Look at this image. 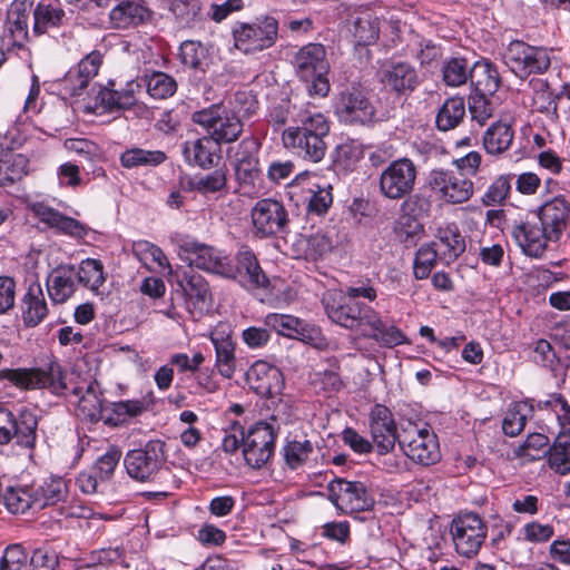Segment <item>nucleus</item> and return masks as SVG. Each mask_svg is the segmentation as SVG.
Instances as JSON below:
<instances>
[{
    "mask_svg": "<svg viewBox=\"0 0 570 570\" xmlns=\"http://www.w3.org/2000/svg\"><path fill=\"white\" fill-rule=\"evenodd\" d=\"M2 373L4 379L23 390L48 389L57 395L70 390L77 399L78 417L90 423L101 419L106 403L99 383L91 377L68 383L57 362H50L46 368H14Z\"/></svg>",
    "mask_w": 570,
    "mask_h": 570,
    "instance_id": "1",
    "label": "nucleus"
},
{
    "mask_svg": "<svg viewBox=\"0 0 570 570\" xmlns=\"http://www.w3.org/2000/svg\"><path fill=\"white\" fill-rule=\"evenodd\" d=\"M327 317L335 324L355 331L385 347H394L406 341L403 332L394 325L383 322L380 314L358 299L346 298L334 293L323 298Z\"/></svg>",
    "mask_w": 570,
    "mask_h": 570,
    "instance_id": "2",
    "label": "nucleus"
},
{
    "mask_svg": "<svg viewBox=\"0 0 570 570\" xmlns=\"http://www.w3.org/2000/svg\"><path fill=\"white\" fill-rule=\"evenodd\" d=\"M292 121L294 125L282 135L284 146L305 160L321 161L327 150L324 139L330 132L325 116L309 102L294 104Z\"/></svg>",
    "mask_w": 570,
    "mask_h": 570,
    "instance_id": "3",
    "label": "nucleus"
},
{
    "mask_svg": "<svg viewBox=\"0 0 570 570\" xmlns=\"http://www.w3.org/2000/svg\"><path fill=\"white\" fill-rule=\"evenodd\" d=\"M293 65L299 79L311 82L307 87L309 95L327 96L330 81L327 73L330 62L326 58V49L321 43H307L294 56Z\"/></svg>",
    "mask_w": 570,
    "mask_h": 570,
    "instance_id": "4",
    "label": "nucleus"
},
{
    "mask_svg": "<svg viewBox=\"0 0 570 570\" xmlns=\"http://www.w3.org/2000/svg\"><path fill=\"white\" fill-rule=\"evenodd\" d=\"M454 550L461 557H475L488 537V525L480 514L472 511L460 512L450 524Z\"/></svg>",
    "mask_w": 570,
    "mask_h": 570,
    "instance_id": "5",
    "label": "nucleus"
},
{
    "mask_svg": "<svg viewBox=\"0 0 570 570\" xmlns=\"http://www.w3.org/2000/svg\"><path fill=\"white\" fill-rule=\"evenodd\" d=\"M165 446L160 440H150L144 446L128 451L124 459L128 475L139 482L156 481L165 470Z\"/></svg>",
    "mask_w": 570,
    "mask_h": 570,
    "instance_id": "6",
    "label": "nucleus"
},
{
    "mask_svg": "<svg viewBox=\"0 0 570 570\" xmlns=\"http://www.w3.org/2000/svg\"><path fill=\"white\" fill-rule=\"evenodd\" d=\"M503 60L520 79L533 73L542 75L551 66L550 51L547 48L530 46L521 40H513L508 45Z\"/></svg>",
    "mask_w": 570,
    "mask_h": 570,
    "instance_id": "7",
    "label": "nucleus"
},
{
    "mask_svg": "<svg viewBox=\"0 0 570 570\" xmlns=\"http://www.w3.org/2000/svg\"><path fill=\"white\" fill-rule=\"evenodd\" d=\"M177 246L180 259L191 267L220 276H229L234 273L233 264L228 258L210 245L185 236L178 238Z\"/></svg>",
    "mask_w": 570,
    "mask_h": 570,
    "instance_id": "8",
    "label": "nucleus"
},
{
    "mask_svg": "<svg viewBox=\"0 0 570 570\" xmlns=\"http://www.w3.org/2000/svg\"><path fill=\"white\" fill-rule=\"evenodd\" d=\"M191 120L204 127L217 145L236 141L243 132V122L229 109L213 105L195 111Z\"/></svg>",
    "mask_w": 570,
    "mask_h": 570,
    "instance_id": "9",
    "label": "nucleus"
},
{
    "mask_svg": "<svg viewBox=\"0 0 570 570\" xmlns=\"http://www.w3.org/2000/svg\"><path fill=\"white\" fill-rule=\"evenodd\" d=\"M276 19L265 17L253 23L236 22L232 29L235 49L245 55L271 48L277 39Z\"/></svg>",
    "mask_w": 570,
    "mask_h": 570,
    "instance_id": "10",
    "label": "nucleus"
},
{
    "mask_svg": "<svg viewBox=\"0 0 570 570\" xmlns=\"http://www.w3.org/2000/svg\"><path fill=\"white\" fill-rule=\"evenodd\" d=\"M399 445L407 458L422 465L435 464L441 459L435 433L426 428L420 429L413 423H407L401 430Z\"/></svg>",
    "mask_w": 570,
    "mask_h": 570,
    "instance_id": "11",
    "label": "nucleus"
},
{
    "mask_svg": "<svg viewBox=\"0 0 570 570\" xmlns=\"http://www.w3.org/2000/svg\"><path fill=\"white\" fill-rule=\"evenodd\" d=\"M328 499L344 514L370 511L375 499L361 481L334 479L327 485Z\"/></svg>",
    "mask_w": 570,
    "mask_h": 570,
    "instance_id": "12",
    "label": "nucleus"
},
{
    "mask_svg": "<svg viewBox=\"0 0 570 570\" xmlns=\"http://www.w3.org/2000/svg\"><path fill=\"white\" fill-rule=\"evenodd\" d=\"M243 440V454L246 463L253 469L265 465L274 454L276 432L267 422L259 421L248 430L245 435L239 428Z\"/></svg>",
    "mask_w": 570,
    "mask_h": 570,
    "instance_id": "13",
    "label": "nucleus"
},
{
    "mask_svg": "<svg viewBox=\"0 0 570 570\" xmlns=\"http://www.w3.org/2000/svg\"><path fill=\"white\" fill-rule=\"evenodd\" d=\"M416 175V166L411 159L394 160L381 173L380 191L389 199H401L414 189Z\"/></svg>",
    "mask_w": 570,
    "mask_h": 570,
    "instance_id": "14",
    "label": "nucleus"
},
{
    "mask_svg": "<svg viewBox=\"0 0 570 570\" xmlns=\"http://www.w3.org/2000/svg\"><path fill=\"white\" fill-rule=\"evenodd\" d=\"M253 233L259 238L285 233L288 214L284 205L275 199H259L250 210Z\"/></svg>",
    "mask_w": 570,
    "mask_h": 570,
    "instance_id": "15",
    "label": "nucleus"
},
{
    "mask_svg": "<svg viewBox=\"0 0 570 570\" xmlns=\"http://www.w3.org/2000/svg\"><path fill=\"white\" fill-rule=\"evenodd\" d=\"M429 185L436 198L445 204L458 205L468 202L473 195V183L451 170H432Z\"/></svg>",
    "mask_w": 570,
    "mask_h": 570,
    "instance_id": "16",
    "label": "nucleus"
},
{
    "mask_svg": "<svg viewBox=\"0 0 570 570\" xmlns=\"http://www.w3.org/2000/svg\"><path fill=\"white\" fill-rule=\"evenodd\" d=\"M335 114L345 124H365L373 119L374 107L357 87L341 91L335 101Z\"/></svg>",
    "mask_w": 570,
    "mask_h": 570,
    "instance_id": "17",
    "label": "nucleus"
},
{
    "mask_svg": "<svg viewBox=\"0 0 570 570\" xmlns=\"http://www.w3.org/2000/svg\"><path fill=\"white\" fill-rule=\"evenodd\" d=\"M533 412L540 428L551 436L566 432L570 425V405L561 394H552L546 401H538Z\"/></svg>",
    "mask_w": 570,
    "mask_h": 570,
    "instance_id": "18",
    "label": "nucleus"
},
{
    "mask_svg": "<svg viewBox=\"0 0 570 570\" xmlns=\"http://www.w3.org/2000/svg\"><path fill=\"white\" fill-rule=\"evenodd\" d=\"M265 325L279 335L308 344L316 345L322 340L318 327L293 315L271 313L265 317Z\"/></svg>",
    "mask_w": 570,
    "mask_h": 570,
    "instance_id": "19",
    "label": "nucleus"
},
{
    "mask_svg": "<svg viewBox=\"0 0 570 570\" xmlns=\"http://www.w3.org/2000/svg\"><path fill=\"white\" fill-rule=\"evenodd\" d=\"M249 387L258 395L274 397L281 394L285 382L281 370L265 361H256L246 373Z\"/></svg>",
    "mask_w": 570,
    "mask_h": 570,
    "instance_id": "20",
    "label": "nucleus"
},
{
    "mask_svg": "<svg viewBox=\"0 0 570 570\" xmlns=\"http://www.w3.org/2000/svg\"><path fill=\"white\" fill-rule=\"evenodd\" d=\"M370 430L372 439L381 454L394 449L399 442V434L392 412L381 404H376L370 413Z\"/></svg>",
    "mask_w": 570,
    "mask_h": 570,
    "instance_id": "21",
    "label": "nucleus"
},
{
    "mask_svg": "<svg viewBox=\"0 0 570 570\" xmlns=\"http://www.w3.org/2000/svg\"><path fill=\"white\" fill-rule=\"evenodd\" d=\"M537 217L548 230L550 239L556 243L570 222V203L564 197L557 196L539 207Z\"/></svg>",
    "mask_w": 570,
    "mask_h": 570,
    "instance_id": "22",
    "label": "nucleus"
},
{
    "mask_svg": "<svg viewBox=\"0 0 570 570\" xmlns=\"http://www.w3.org/2000/svg\"><path fill=\"white\" fill-rule=\"evenodd\" d=\"M46 287L49 298L53 305L65 304L77 291L78 274L75 265L62 264L53 269L46 277Z\"/></svg>",
    "mask_w": 570,
    "mask_h": 570,
    "instance_id": "23",
    "label": "nucleus"
},
{
    "mask_svg": "<svg viewBox=\"0 0 570 570\" xmlns=\"http://www.w3.org/2000/svg\"><path fill=\"white\" fill-rule=\"evenodd\" d=\"M512 237L522 252L531 257H540L547 249L550 239L548 230L538 222H525L512 226Z\"/></svg>",
    "mask_w": 570,
    "mask_h": 570,
    "instance_id": "24",
    "label": "nucleus"
},
{
    "mask_svg": "<svg viewBox=\"0 0 570 570\" xmlns=\"http://www.w3.org/2000/svg\"><path fill=\"white\" fill-rule=\"evenodd\" d=\"M381 82L397 95H407L419 85L415 69L406 62H391L380 71Z\"/></svg>",
    "mask_w": 570,
    "mask_h": 570,
    "instance_id": "25",
    "label": "nucleus"
},
{
    "mask_svg": "<svg viewBox=\"0 0 570 570\" xmlns=\"http://www.w3.org/2000/svg\"><path fill=\"white\" fill-rule=\"evenodd\" d=\"M48 314L49 305L42 286L38 281H35L29 284L21 298L22 321L26 326L36 327L45 321Z\"/></svg>",
    "mask_w": 570,
    "mask_h": 570,
    "instance_id": "26",
    "label": "nucleus"
},
{
    "mask_svg": "<svg viewBox=\"0 0 570 570\" xmlns=\"http://www.w3.org/2000/svg\"><path fill=\"white\" fill-rule=\"evenodd\" d=\"M32 7V0H14L7 14L4 37L17 47H22L28 38V20Z\"/></svg>",
    "mask_w": 570,
    "mask_h": 570,
    "instance_id": "27",
    "label": "nucleus"
},
{
    "mask_svg": "<svg viewBox=\"0 0 570 570\" xmlns=\"http://www.w3.org/2000/svg\"><path fill=\"white\" fill-rule=\"evenodd\" d=\"M140 88L141 85L136 80L127 81L125 88L120 90L108 87L100 88L96 96L95 106L109 112L128 109L136 104V94L140 91Z\"/></svg>",
    "mask_w": 570,
    "mask_h": 570,
    "instance_id": "28",
    "label": "nucleus"
},
{
    "mask_svg": "<svg viewBox=\"0 0 570 570\" xmlns=\"http://www.w3.org/2000/svg\"><path fill=\"white\" fill-rule=\"evenodd\" d=\"M32 212L42 223L71 237L83 238L88 233V228L79 220L66 216L42 203L33 204Z\"/></svg>",
    "mask_w": 570,
    "mask_h": 570,
    "instance_id": "29",
    "label": "nucleus"
},
{
    "mask_svg": "<svg viewBox=\"0 0 570 570\" xmlns=\"http://www.w3.org/2000/svg\"><path fill=\"white\" fill-rule=\"evenodd\" d=\"M178 285L185 294L187 307L203 312L212 304V293L207 281L197 273L184 272Z\"/></svg>",
    "mask_w": 570,
    "mask_h": 570,
    "instance_id": "30",
    "label": "nucleus"
},
{
    "mask_svg": "<svg viewBox=\"0 0 570 570\" xmlns=\"http://www.w3.org/2000/svg\"><path fill=\"white\" fill-rule=\"evenodd\" d=\"M236 265H233L234 273L228 278L240 277L249 286L258 288L265 287L268 283L267 277L263 273L254 252L242 246L236 254Z\"/></svg>",
    "mask_w": 570,
    "mask_h": 570,
    "instance_id": "31",
    "label": "nucleus"
},
{
    "mask_svg": "<svg viewBox=\"0 0 570 570\" xmlns=\"http://www.w3.org/2000/svg\"><path fill=\"white\" fill-rule=\"evenodd\" d=\"M150 16L151 12L142 0H121L111 9L109 19L114 27L126 29L146 22Z\"/></svg>",
    "mask_w": 570,
    "mask_h": 570,
    "instance_id": "32",
    "label": "nucleus"
},
{
    "mask_svg": "<svg viewBox=\"0 0 570 570\" xmlns=\"http://www.w3.org/2000/svg\"><path fill=\"white\" fill-rule=\"evenodd\" d=\"M440 255V261L450 265L465 250V240L454 225L440 228L436 239L431 243Z\"/></svg>",
    "mask_w": 570,
    "mask_h": 570,
    "instance_id": "33",
    "label": "nucleus"
},
{
    "mask_svg": "<svg viewBox=\"0 0 570 570\" xmlns=\"http://www.w3.org/2000/svg\"><path fill=\"white\" fill-rule=\"evenodd\" d=\"M219 150L213 138L206 136L194 141L185 142L183 154L189 164L197 165L204 169L214 166V158Z\"/></svg>",
    "mask_w": 570,
    "mask_h": 570,
    "instance_id": "34",
    "label": "nucleus"
},
{
    "mask_svg": "<svg viewBox=\"0 0 570 570\" xmlns=\"http://www.w3.org/2000/svg\"><path fill=\"white\" fill-rule=\"evenodd\" d=\"M210 341L216 352V367L220 375L230 379L235 372V344L229 335L213 333Z\"/></svg>",
    "mask_w": 570,
    "mask_h": 570,
    "instance_id": "35",
    "label": "nucleus"
},
{
    "mask_svg": "<svg viewBox=\"0 0 570 570\" xmlns=\"http://www.w3.org/2000/svg\"><path fill=\"white\" fill-rule=\"evenodd\" d=\"M169 11L185 27L194 28L206 19L202 0H166Z\"/></svg>",
    "mask_w": 570,
    "mask_h": 570,
    "instance_id": "36",
    "label": "nucleus"
},
{
    "mask_svg": "<svg viewBox=\"0 0 570 570\" xmlns=\"http://www.w3.org/2000/svg\"><path fill=\"white\" fill-rule=\"evenodd\" d=\"M66 13L59 3L39 2L33 10V32L42 35L63 23Z\"/></svg>",
    "mask_w": 570,
    "mask_h": 570,
    "instance_id": "37",
    "label": "nucleus"
},
{
    "mask_svg": "<svg viewBox=\"0 0 570 570\" xmlns=\"http://www.w3.org/2000/svg\"><path fill=\"white\" fill-rule=\"evenodd\" d=\"M556 442L549 449V465L560 474L570 472V425L566 432L556 434Z\"/></svg>",
    "mask_w": 570,
    "mask_h": 570,
    "instance_id": "38",
    "label": "nucleus"
},
{
    "mask_svg": "<svg viewBox=\"0 0 570 570\" xmlns=\"http://www.w3.org/2000/svg\"><path fill=\"white\" fill-rule=\"evenodd\" d=\"M513 140V130L502 121L492 124L483 136V145L489 154L498 155L509 149Z\"/></svg>",
    "mask_w": 570,
    "mask_h": 570,
    "instance_id": "39",
    "label": "nucleus"
},
{
    "mask_svg": "<svg viewBox=\"0 0 570 570\" xmlns=\"http://www.w3.org/2000/svg\"><path fill=\"white\" fill-rule=\"evenodd\" d=\"M166 154L161 150H147L138 147L126 149L120 155V164L124 168L155 167L166 160Z\"/></svg>",
    "mask_w": 570,
    "mask_h": 570,
    "instance_id": "40",
    "label": "nucleus"
},
{
    "mask_svg": "<svg viewBox=\"0 0 570 570\" xmlns=\"http://www.w3.org/2000/svg\"><path fill=\"white\" fill-rule=\"evenodd\" d=\"M36 498V510H42L46 507L55 505L65 500L68 493L67 483L61 478H53L46 481L42 485L33 489Z\"/></svg>",
    "mask_w": 570,
    "mask_h": 570,
    "instance_id": "41",
    "label": "nucleus"
},
{
    "mask_svg": "<svg viewBox=\"0 0 570 570\" xmlns=\"http://www.w3.org/2000/svg\"><path fill=\"white\" fill-rule=\"evenodd\" d=\"M468 105L472 120L476 121L480 126H483L494 116L500 106V101L494 95L473 92L469 97Z\"/></svg>",
    "mask_w": 570,
    "mask_h": 570,
    "instance_id": "42",
    "label": "nucleus"
},
{
    "mask_svg": "<svg viewBox=\"0 0 570 570\" xmlns=\"http://www.w3.org/2000/svg\"><path fill=\"white\" fill-rule=\"evenodd\" d=\"M465 116V104L461 97H452L444 101L436 115V126L442 131L455 128Z\"/></svg>",
    "mask_w": 570,
    "mask_h": 570,
    "instance_id": "43",
    "label": "nucleus"
},
{
    "mask_svg": "<svg viewBox=\"0 0 570 570\" xmlns=\"http://www.w3.org/2000/svg\"><path fill=\"white\" fill-rule=\"evenodd\" d=\"M534 401L512 403L502 422V430L508 436H517L524 429L528 415L534 411Z\"/></svg>",
    "mask_w": 570,
    "mask_h": 570,
    "instance_id": "44",
    "label": "nucleus"
},
{
    "mask_svg": "<svg viewBox=\"0 0 570 570\" xmlns=\"http://www.w3.org/2000/svg\"><path fill=\"white\" fill-rule=\"evenodd\" d=\"M470 81L474 87V92L484 95H494L500 85L498 71L489 63L480 62L471 68Z\"/></svg>",
    "mask_w": 570,
    "mask_h": 570,
    "instance_id": "45",
    "label": "nucleus"
},
{
    "mask_svg": "<svg viewBox=\"0 0 570 570\" xmlns=\"http://www.w3.org/2000/svg\"><path fill=\"white\" fill-rule=\"evenodd\" d=\"M14 425L13 438L17 439V443L24 448H33L37 440V415L29 410H22L19 417H14Z\"/></svg>",
    "mask_w": 570,
    "mask_h": 570,
    "instance_id": "46",
    "label": "nucleus"
},
{
    "mask_svg": "<svg viewBox=\"0 0 570 570\" xmlns=\"http://www.w3.org/2000/svg\"><path fill=\"white\" fill-rule=\"evenodd\" d=\"M135 257L146 267L150 268L151 263H156L160 268H169L170 264L160 247L148 240H136L131 246Z\"/></svg>",
    "mask_w": 570,
    "mask_h": 570,
    "instance_id": "47",
    "label": "nucleus"
},
{
    "mask_svg": "<svg viewBox=\"0 0 570 570\" xmlns=\"http://www.w3.org/2000/svg\"><path fill=\"white\" fill-rule=\"evenodd\" d=\"M1 161L0 185H9L20 180L28 168V158L22 154L6 155Z\"/></svg>",
    "mask_w": 570,
    "mask_h": 570,
    "instance_id": "48",
    "label": "nucleus"
},
{
    "mask_svg": "<svg viewBox=\"0 0 570 570\" xmlns=\"http://www.w3.org/2000/svg\"><path fill=\"white\" fill-rule=\"evenodd\" d=\"M77 274L78 283H82L92 292H97L106 279L102 263L95 258L83 259L77 268Z\"/></svg>",
    "mask_w": 570,
    "mask_h": 570,
    "instance_id": "49",
    "label": "nucleus"
},
{
    "mask_svg": "<svg viewBox=\"0 0 570 570\" xmlns=\"http://www.w3.org/2000/svg\"><path fill=\"white\" fill-rule=\"evenodd\" d=\"M4 505L11 513H26L36 510L35 491L22 488H9L3 495Z\"/></svg>",
    "mask_w": 570,
    "mask_h": 570,
    "instance_id": "50",
    "label": "nucleus"
},
{
    "mask_svg": "<svg viewBox=\"0 0 570 570\" xmlns=\"http://www.w3.org/2000/svg\"><path fill=\"white\" fill-rule=\"evenodd\" d=\"M298 244L303 247L302 255L307 261L322 258L333 247L331 238L321 233L304 236L299 239Z\"/></svg>",
    "mask_w": 570,
    "mask_h": 570,
    "instance_id": "51",
    "label": "nucleus"
},
{
    "mask_svg": "<svg viewBox=\"0 0 570 570\" xmlns=\"http://www.w3.org/2000/svg\"><path fill=\"white\" fill-rule=\"evenodd\" d=\"M147 92L156 99H166L171 97L177 90L176 80L163 72L155 71L146 78Z\"/></svg>",
    "mask_w": 570,
    "mask_h": 570,
    "instance_id": "52",
    "label": "nucleus"
},
{
    "mask_svg": "<svg viewBox=\"0 0 570 570\" xmlns=\"http://www.w3.org/2000/svg\"><path fill=\"white\" fill-rule=\"evenodd\" d=\"M440 255L435 250V246L431 243L422 245L415 254L413 264V274L416 279H425L429 277Z\"/></svg>",
    "mask_w": 570,
    "mask_h": 570,
    "instance_id": "53",
    "label": "nucleus"
},
{
    "mask_svg": "<svg viewBox=\"0 0 570 570\" xmlns=\"http://www.w3.org/2000/svg\"><path fill=\"white\" fill-rule=\"evenodd\" d=\"M380 21L371 13H364L354 21V36L360 45H371L379 39Z\"/></svg>",
    "mask_w": 570,
    "mask_h": 570,
    "instance_id": "54",
    "label": "nucleus"
},
{
    "mask_svg": "<svg viewBox=\"0 0 570 570\" xmlns=\"http://www.w3.org/2000/svg\"><path fill=\"white\" fill-rule=\"evenodd\" d=\"M443 80L448 86L459 87L471 80V68L465 59L453 58L442 69Z\"/></svg>",
    "mask_w": 570,
    "mask_h": 570,
    "instance_id": "55",
    "label": "nucleus"
},
{
    "mask_svg": "<svg viewBox=\"0 0 570 570\" xmlns=\"http://www.w3.org/2000/svg\"><path fill=\"white\" fill-rule=\"evenodd\" d=\"M308 193L311 194L307 205L308 213L324 215L333 203L331 185L309 184Z\"/></svg>",
    "mask_w": 570,
    "mask_h": 570,
    "instance_id": "56",
    "label": "nucleus"
},
{
    "mask_svg": "<svg viewBox=\"0 0 570 570\" xmlns=\"http://www.w3.org/2000/svg\"><path fill=\"white\" fill-rule=\"evenodd\" d=\"M207 49L198 41L186 40L180 45L179 58L183 65L193 69H203Z\"/></svg>",
    "mask_w": 570,
    "mask_h": 570,
    "instance_id": "57",
    "label": "nucleus"
},
{
    "mask_svg": "<svg viewBox=\"0 0 570 570\" xmlns=\"http://www.w3.org/2000/svg\"><path fill=\"white\" fill-rule=\"evenodd\" d=\"M513 175H501L488 188L482 197L485 206L501 204L509 195L512 187Z\"/></svg>",
    "mask_w": 570,
    "mask_h": 570,
    "instance_id": "58",
    "label": "nucleus"
},
{
    "mask_svg": "<svg viewBox=\"0 0 570 570\" xmlns=\"http://www.w3.org/2000/svg\"><path fill=\"white\" fill-rule=\"evenodd\" d=\"M235 174L243 184H254L259 175L258 159L252 153H245L240 157L237 155Z\"/></svg>",
    "mask_w": 570,
    "mask_h": 570,
    "instance_id": "59",
    "label": "nucleus"
},
{
    "mask_svg": "<svg viewBox=\"0 0 570 570\" xmlns=\"http://www.w3.org/2000/svg\"><path fill=\"white\" fill-rule=\"evenodd\" d=\"M411 53L421 65H430L442 56V50L432 40L415 37L411 46Z\"/></svg>",
    "mask_w": 570,
    "mask_h": 570,
    "instance_id": "60",
    "label": "nucleus"
},
{
    "mask_svg": "<svg viewBox=\"0 0 570 570\" xmlns=\"http://www.w3.org/2000/svg\"><path fill=\"white\" fill-rule=\"evenodd\" d=\"M121 455V450L117 446H112L96 461L91 470L98 474L101 482H105L112 476Z\"/></svg>",
    "mask_w": 570,
    "mask_h": 570,
    "instance_id": "61",
    "label": "nucleus"
},
{
    "mask_svg": "<svg viewBox=\"0 0 570 570\" xmlns=\"http://www.w3.org/2000/svg\"><path fill=\"white\" fill-rule=\"evenodd\" d=\"M227 184L226 174L223 169H216L208 175L196 178L191 181V188L200 194L217 193Z\"/></svg>",
    "mask_w": 570,
    "mask_h": 570,
    "instance_id": "62",
    "label": "nucleus"
},
{
    "mask_svg": "<svg viewBox=\"0 0 570 570\" xmlns=\"http://www.w3.org/2000/svg\"><path fill=\"white\" fill-rule=\"evenodd\" d=\"M312 451L313 445L309 441H292L288 442L284 448V458L289 468L296 469L302 465L305 460H307Z\"/></svg>",
    "mask_w": 570,
    "mask_h": 570,
    "instance_id": "63",
    "label": "nucleus"
},
{
    "mask_svg": "<svg viewBox=\"0 0 570 570\" xmlns=\"http://www.w3.org/2000/svg\"><path fill=\"white\" fill-rule=\"evenodd\" d=\"M29 562L31 570H56L59 558L55 550L41 547L33 551Z\"/></svg>",
    "mask_w": 570,
    "mask_h": 570,
    "instance_id": "64",
    "label": "nucleus"
}]
</instances>
